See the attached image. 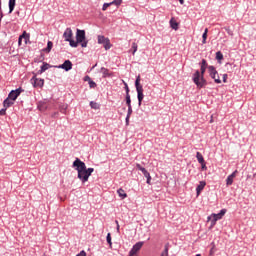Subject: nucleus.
Instances as JSON below:
<instances>
[{
	"label": "nucleus",
	"mask_w": 256,
	"mask_h": 256,
	"mask_svg": "<svg viewBox=\"0 0 256 256\" xmlns=\"http://www.w3.org/2000/svg\"><path fill=\"white\" fill-rule=\"evenodd\" d=\"M73 167L77 170L78 179L81 180L82 183H87L89 177H91L92 173L95 171L94 168H87L85 162L81 161L79 158H76L73 162Z\"/></svg>",
	"instance_id": "obj_1"
},
{
	"label": "nucleus",
	"mask_w": 256,
	"mask_h": 256,
	"mask_svg": "<svg viewBox=\"0 0 256 256\" xmlns=\"http://www.w3.org/2000/svg\"><path fill=\"white\" fill-rule=\"evenodd\" d=\"M79 43L81 47H87V37L85 36V30L77 29L76 30V41H70V47H79Z\"/></svg>",
	"instance_id": "obj_2"
},
{
	"label": "nucleus",
	"mask_w": 256,
	"mask_h": 256,
	"mask_svg": "<svg viewBox=\"0 0 256 256\" xmlns=\"http://www.w3.org/2000/svg\"><path fill=\"white\" fill-rule=\"evenodd\" d=\"M193 83L197 86L198 89H203L207 85V80H205V75L201 74L199 70H196L192 77Z\"/></svg>",
	"instance_id": "obj_3"
},
{
	"label": "nucleus",
	"mask_w": 256,
	"mask_h": 256,
	"mask_svg": "<svg viewBox=\"0 0 256 256\" xmlns=\"http://www.w3.org/2000/svg\"><path fill=\"white\" fill-rule=\"evenodd\" d=\"M98 43L99 45H104V49L106 51H109V49L111 48V40L103 35L98 36Z\"/></svg>",
	"instance_id": "obj_4"
},
{
	"label": "nucleus",
	"mask_w": 256,
	"mask_h": 256,
	"mask_svg": "<svg viewBox=\"0 0 256 256\" xmlns=\"http://www.w3.org/2000/svg\"><path fill=\"white\" fill-rule=\"evenodd\" d=\"M208 72L212 79H214L215 83H221V79L219 78V73L214 68V66H208Z\"/></svg>",
	"instance_id": "obj_5"
},
{
	"label": "nucleus",
	"mask_w": 256,
	"mask_h": 256,
	"mask_svg": "<svg viewBox=\"0 0 256 256\" xmlns=\"http://www.w3.org/2000/svg\"><path fill=\"white\" fill-rule=\"evenodd\" d=\"M137 169H139V171H142L144 177H146V183L148 185H151V174L149 173V171H147V169L143 168V166H141V164H136Z\"/></svg>",
	"instance_id": "obj_6"
},
{
	"label": "nucleus",
	"mask_w": 256,
	"mask_h": 256,
	"mask_svg": "<svg viewBox=\"0 0 256 256\" xmlns=\"http://www.w3.org/2000/svg\"><path fill=\"white\" fill-rule=\"evenodd\" d=\"M22 92H23V89H21V88H18L16 90H12L9 93L8 98L15 102L17 100V97H19V95H21Z\"/></svg>",
	"instance_id": "obj_7"
},
{
	"label": "nucleus",
	"mask_w": 256,
	"mask_h": 256,
	"mask_svg": "<svg viewBox=\"0 0 256 256\" xmlns=\"http://www.w3.org/2000/svg\"><path fill=\"white\" fill-rule=\"evenodd\" d=\"M143 247V242L136 243L132 249L129 252V256H135L139 251H141V248Z\"/></svg>",
	"instance_id": "obj_8"
},
{
	"label": "nucleus",
	"mask_w": 256,
	"mask_h": 256,
	"mask_svg": "<svg viewBox=\"0 0 256 256\" xmlns=\"http://www.w3.org/2000/svg\"><path fill=\"white\" fill-rule=\"evenodd\" d=\"M63 37H64L65 41L70 43V45H71V41H75V40H73V30H71V28H67L64 31Z\"/></svg>",
	"instance_id": "obj_9"
},
{
	"label": "nucleus",
	"mask_w": 256,
	"mask_h": 256,
	"mask_svg": "<svg viewBox=\"0 0 256 256\" xmlns=\"http://www.w3.org/2000/svg\"><path fill=\"white\" fill-rule=\"evenodd\" d=\"M30 81H31L33 87H35V88H37V87L41 88V87H43V85H45V80L39 79L35 76L32 77Z\"/></svg>",
	"instance_id": "obj_10"
},
{
	"label": "nucleus",
	"mask_w": 256,
	"mask_h": 256,
	"mask_svg": "<svg viewBox=\"0 0 256 256\" xmlns=\"http://www.w3.org/2000/svg\"><path fill=\"white\" fill-rule=\"evenodd\" d=\"M58 69H64V71H71L73 69V63L70 60H66L62 65L58 66Z\"/></svg>",
	"instance_id": "obj_11"
},
{
	"label": "nucleus",
	"mask_w": 256,
	"mask_h": 256,
	"mask_svg": "<svg viewBox=\"0 0 256 256\" xmlns=\"http://www.w3.org/2000/svg\"><path fill=\"white\" fill-rule=\"evenodd\" d=\"M225 213H227V210L222 209V210L220 211V213H218V214H212L211 216H209V217H208V221H209L210 219H216V221H219V219H222V218H223V216L225 215Z\"/></svg>",
	"instance_id": "obj_12"
},
{
	"label": "nucleus",
	"mask_w": 256,
	"mask_h": 256,
	"mask_svg": "<svg viewBox=\"0 0 256 256\" xmlns=\"http://www.w3.org/2000/svg\"><path fill=\"white\" fill-rule=\"evenodd\" d=\"M207 185V182L205 181H200L199 185L196 188V195L199 197L201 195V191L205 189V186Z\"/></svg>",
	"instance_id": "obj_13"
},
{
	"label": "nucleus",
	"mask_w": 256,
	"mask_h": 256,
	"mask_svg": "<svg viewBox=\"0 0 256 256\" xmlns=\"http://www.w3.org/2000/svg\"><path fill=\"white\" fill-rule=\"evenodd\" d=\"M237 177V171H234L231 175H229L226 179V185L229 187L230 185H233V181Z\"/></svg>",
	"instance_id": "obj_14"
},
{
	"label": "nucleus",
	"mask_w": 256,
	"mask_h": 256,
	"mask_svg": "<svg viewBox=\"0 0 256 256\" xmlns=\"http://www.w3.org/2000/svg\"><path fill=\"white\" fill-rule=\"evenodd\" d=\"M207 60L202 59L201 65H200V74L205 75V71H207Z\"/></svg>",
	"instance_id": "obj_15"
},
{
	"label": "nucleus",
	"mask_w": 256,
	"mask_h": 256,
	"mask_svg": "<svg viewBox=\"0 0 256 256\" xmlns=\"http://www.w3.org/2000/svg\"><path fill=\"white\" fill-rule=\"evenodd\" d=\"M136 91H143V86L141 85V76H138L135 81Z\"/></svg>",
	"instance_id": "obj_16"
},
{
	"label": "nucleus",
	"mask_w": 256,
	"mask_h": 256,
	"mask_svg": "<svg viewBox=\"0 0 256 256\" xmlns=\"http://www.w3.org/2000/svg\"><path fill=\"white\" fill-rule=\"evenodd\" d=\"M67 109H69V105L65 103L59 105V111L63 113V115H67Z\"/></svg>",
	"instance_id": "obj_17"
},
{
	"label": "nucleus",
	"mask_w": 256,
	"mask_h": 256,
	"mask_svg": "<svg viewBox=\"0 0 256 256\" xmlns=\"http://www.w3.org/2000/svg\"><path fill=\"white\" fill-rule=\"evenodd\" d=\"M15 102L13 100H11V98H6L3 102V105L5 107V109H9V107H11V105H13Z\"/></svg>",
	"instance_id": "obj_18"
},
{
	"label": "nucleus",
	"mask_w": 256,
	"mask_h": 256,
	"mask_svg": "<svg viewBox=\"0 0 256 256\" xmlns=\"http://www.w3.org/2000/svg\"><path fill=\"white\" fill-rule=\"evenodd\" d=\"M37 107H38L39 111H47V102L40 101V102H38Z\"/></svg>",
	"instance_id": "obj_19"
},
{
	"label": "nucleus",
	"mask_w": 256,
	"mask_h": 256,
	"mask_svg": "<svg viewBox=\"0 0 256 256\" xmlns=\"http://www.w3.org/2000/svg\"><path fill=\"white\" fill-rule=\"evenodd\" d=\"M101 73L103 74V77H113V72H109V69L107 68H101Z\"/></svg>",
	"instance_id": "obj_20"
},
{
	"label": "nucleus",
	"mask_w": 256,
	"mask_h": 256,
	"mask_svg": "<svg viewBox=\"0 0 256 256\" xmlns=\"http://www.w3.org/2000/svg\"><path fill=\"white\" fill-rule=\"evenodd\" d=\"M137 95H138V105L139 107H141V103H143V98L145 97L143 95V90H138Z\"/></svg>",
	"instance_id": "obj_21"
},
{
	"label": "nucleus",
	"mask_w": 256,
	"mask_h": 256,
	"mask_svg": "<svg viewBox=\"0 0 256 256\" xmlns=\"http://www.w3.org/2000/svg\"><path fill=\"white\" fill-rule=\"evenodd\" d=\"M171 28L174 29V31H177L179 29V23L175 21L173 18L170 20Z\"/></svg>",
	"instance_id": "obj_22"
},
{
	"label": "nucleus",
	"mask_w": 256,
	"mask_h": 256,
	"mask_svg": "<svg viewBox=\"0 0 256 256\" xmlns=\"http://www.w3.org/2000/svg\"><path fill=\"white\" fill-rule=\"evenodd\" d=\"M117 193H118L119 197H121V199H126L127 193L125 192V190H123V188H119L117 190Z\"/></svg>",
	"instance_id": "obj_23"
},
{
	"label": "nucleus",
	"mask_w": 256,
	"mask_h": 256,
	"mask_svg": "<svg viewBox=\"0 0 256 256\" xmlns=\"http://www.w3.org/2000/svg\"><path fill=\"white\" fill-rule=\"evenodd\" d=\"M196 159L198 161V163H205V158H203V154H201L200 152L196 153Z\"/></svg>",
	"instance_id": "obj_24"
},
{
	"label": "nucleus",
	"mask_w": 256,
	"mask_h": 256,
	"mask_svg": "<svg viewBox=\"0 0 256 256\" xmlns=\"http://www.w3.org/2000/svg\"><path fill=\"white\" fill-rule=\"evenodd\" d=\"M15 1L16 0H9V13H13L15 9Z\"/></svg>",
	"instance_id": "obj_25"
},
{
	"label": "nucleus",
	"mask_w": 256,
	"mask_h": 256,
	"mask_svg": "<svg viewBox=\"0 0 256 256\" xmlns=\"http://www.w3.org/2000/svg\"><path fill=\"white\" fill-rule=\"evenodd\" d=\"M207 33H209V29L206 28L204 33H203V35H202V38H203L202 43H203V45H205V43H207Z\"/></svg>",
	"instance_id": "obj_26"
},
{
	"label": "nucleus",
	"mask_w": 256,
	"mask_h": 256,
	"mask_svg": "<svg viewBox=\"0 0 256 256\" xmlns=\"http://www.w3.org/2000/svg\"><path fill=\"white\" fill-rule=\"evenodd\" d=\"M106 241L109 244V247L111 249V247H113V242H111V233H108L106 236Z\"/></svg>",
	"instance_id": "obj_27"
},
{
	"label": "nucleus",
	"mask_w": 256,
	"mask_h": 256,
	"mask_svg": "<svg viewBox=\"0 0 256 256\" xmlns=\"http://www.w3.org/2000/svg\"><path fill=\"white\" fill-rule=\"evenodd\" d=\"M51 49H53V42L48 41L47 48L45 49V51H47V53H50Z\"/></svg>",
	"instance_id": "obj_28"
},
{
	"label": "nucleus",
	"mask_w": 256,
	"mask_h": 256,
	"mask_svg": "<svg viewBox=\"0 0 256 256\" xmlns=\"http://www.w3.org/2000/svg\"><path fill=\"white\" fill-rule=\"evenodd\" d=\"M217 61H223V53L221 51L216 52Z\"/></svg>",
	"instance_id": "obj_29"
},
{
	"label": "nucleus",
	"mask_w": 256,
	"mask_h": 256,
	"mask_svg": "<svg viewBox=\"0 0 256 256\" xmlns=\"http://www.w3.org/2000/svg\"><path fill=\"white\" fill-rule=\"evenodd\" d=\"M126 105L127 107H131V95H126Z\"/></svg>",
	"instance_id": "obj_30"
},
{
	"label": "nucleus",
	"mask_w": 256,
	"mask_h": 256,
	"mask_svg": "<svg viewBox=\"0 0 256 256\" xmlns=\"http://www.w3.org/2000/svg\"><path fill=\"white\" fill-rule=\"evenodd\" d=\"M122 0H114L112 2H110V6L111 5H116V7H119V5H121Z\"/></svg>",
	"instance_id": "obj_31"
},
{
	"label": "nucleus",
	"mask_w": 256,
	"mask_h": 256,
	"mask_svg": "<svg viewBox=\"0 0 256 256\" xmlns=\"http://www.w3.org/2000/svg\"><path fill=\"white\" fill-rule=\"evenodd\" d=\"M137 49H138V46H137V43H132V55H135V53H137Z\"/></svg>",
	"instance_id": "obj_32"
},
{
	"label": "nucleus",
	"mask_w": 256,
	"mask_h": 256,
	"mask_svg": "<svg viewBox=\"0 0 256 256\" xmlns=\"http://www.w3.org/2000/svg\"><path fill=\"white\" fill-rule=\"evenodd\" d=\"M89 85L91 87V89H95V87H97V83H95L93 80H91V78H89Z\"/></svg>",
	"instance_id": "obj_33"
},
{
	"label": "nucleus",
	"mask_w": 256,
	"mask_h": 256,
	"mask_svg": "<svg viewBox=\"0 0 256 256\" xmlns=\"http://www.w3.org/2000/svg\"><path fill=\"white\" fill-rule=\"evenodd\" d=\"M210 255L211 256L215 255V242L211 243Z\"/></svg>",
	"instance_id": "obj_34"
},
{
	"label": "nucleus",
	"mask_w": 256,
	"mask_h": 256,
	"mask_svg": "<svg viewBox=\"0 0 256 256\" xmlns=\"http://www.w3.org/2000/svg\"><path fill=\"white\" fill-rule=\"evenodd\" d=\"M47 69H49V64H44L41 66L40 72L45 73V71H47Z\"/></svg>",
	"instance_id": "obj_35"
},
{
	"label": "nucleus",
	"mask_w": 256,
	"mask_h": 256,
	"mask_svg": "<svg viewBox=\"0 0 256 256\" xmlns=\"http://www.w3.org/2000/svg\"><path fill=\"white\" fill-rule=\"evenodd\" d=\"M90 107L91 109H99V105L97 104V102L93 101L90 102Z\"/></svg>",
	"instance_id": "obj_36"
},
{
	"label": "nucleus",
	"mask_w": 256,
	"mask_h": 256,
	"mask_svg": "<svg viewBox=\"0 0 256 256\" xmlns=\"http://www.w3.org/2000/svg\"><path fill=\"white\" fill-rule=\"evenodd\" d=\"M161 256H169V247L165 246V249L161 253Z\"/></svg>",
	"instance_id": "obj_37"
},
{
	"label": "nucleus",
	"mask_w": 256,
	"mask_h": 256,
	"mask_svg": "<svg viewBox=\"0 0 256 256\" xmlns=\"http://www.w3.org/2000/svg\"><path fill=\"white\" fill-rule=\"evenodd\" d=\"M131 115H133V106H128V113L127 116L131 117Z\"/></svg>",
	"instance_id": "obj_38"
},
{
	"label": "nucleus",
	"mask_w": 256,
	"mask_h": 256,
	"mask_svg": "<svg viewBox=\"0 0 256 256\" xmlns=\"http://www.w3.org/2000/svg\"><path fill=\"white\" fill-rule=\"evenodd\" d=\"M108 7H111V3H104L102 7V11H107Z\"/></svg>",
	"instance_id": "obj_39"
},
{
	"label": "nucleus",
	"mask_w": 256,
	"mask_h": 256,
	"mask_svg": "<svg viewBox=\"0 0 256 256\" xmlns=\"http://www.w3.org/2000/svg\"><path fill=\"white\" fill-rule=\"evenodd\" d=\"M124 83V87L126 89V95H129V85H127V83L125 81H123Z\"/></svg>",
	"instance_id": "obj_40"
},
{
	"label": "nucleus",
	"mask_w": 256,
	"mask_h": 256,
	"mask_svg": "<svg viewBox=\"0 0 256 256\" xmlns=\"http://www.w3.org/2000/svg\"><path fill=\"white\" fill-rule=\"evenodd\" d=\"M210 221H211V227H215V225L217 224V219L211 218Z\"/></svg>",
	"instance_id": "obj_41"
},
{
	"label": "nucleus",
	"mask_w": 256,
	"mask_h": 256,
	"mask_svg": "<svg viewBox=\"0 0 256 256\" xmlns=\"http://www.w3.org/2000/svg\"><path fill=\"white\" fill-rule=\"evenodd\" d=\"M200 165L204 171H207V164L205 162L200 163Z\"/></svg>",
	"instance_id": "obj_42"
},
{
	"label": "nucleus",
	"mask_w": 256,
	"mask_h": 256,
	"mask_svg": "<svg viewBox=\"0 0 256 256\" xmlns=\"http://www.w3.org/2000/svg\"><path fill=\"white\" fill-rule=\"evenodd\" d=\"M76 256H87V253L85 252V250H82L79 254H77Z\"/></svg>",
	"instance_id": "obj_43"
},
{
	"label": "nucleus",
	"mask_w": 256,
	"mask_h": 256,
	"mask_svg": "<svg viewBox=\"0 0 256 256\" xmlns=\"http://www.w3.org/2000/svg\"><path fill=\"white\" fill-rule=\"evenodd\" d=\"M25 33H26V32H24L23 35H21V36L19 37V40H18L19 45H21V41H22L23 37H25Z\"/></svg>",
	"instance_id": "obj_44"
},
{
	"label": "nucleus",
	"mask_w": 256,
	"mask_h": 256,
	"mask_svg": "<svg viewBox=\"0 0 256 256\" xmlns=\"http://www.w3.org/2000/svg\"><path fill=\"white\" fill-rule=\"evenodd\" d=\"M6 111H7V108L4 107L3 109L0 110V115H5Z\"/></svg>",
	"instance_id": "obj_45"
},
{
	"label": "nucleus",
	"mask_w": 256,
	"mask_h": 256,
	"mask_svg": "<svg viewBox=\"0 0 256 256\" xmlns=\"http://www.w3.org/2000/svg\"><path fill=\"white\" fill-rule=\"evenodd\" d=\"M227 77H228L227 74H224V75H223V82H224V83H227Z\"/></svg>",
	"instance_id": "obj_46"
},
{
	"label": "nucleus",
	"mask_w": 256,
	"mask_h": 256,
	"mask_svg": "<svg viewBox=\"0 0 256 256\" xmlns=\"http://www.w3.org/2000/svg\"><path fill=\"white\" fill-rule=\"evenodd\" d=\"M129 119H131V117L126 116V125H129Z\"/></svg>",
	"instance_id": "obj_47"
},
{
	"label": "nucleus",
	"mask_w": 256,
	"mask_h": 256,
	"mask_svg": "<svg viewBox=\"0 0 256 256\" xmlns=\"http://www.w3.org/2000/svg\"><path fill=\"white\" fill-rule=\"evenodd\" d=\"M180 5H183L185 3V0H179Z\"/></svg>",
	"instance_id": "obj_48"
},
{
	"label": "nucleus",
	"mask_w": 256,
	"mask_h": 256,
	"mask_svg": "<svg viewBox=\"0 0 256 256\" xmlns=\"http://www.w3.org/2000/svg\"><path fill=\"white\" fill-rule=\"evenodd\" d=\"M57 115H59V112H55L52 117H57Z\"/></svg>",
	"instance_id": "obj_49"
},
{
	"label": "nucleus",
	"mask_w": 256,
	"mask_h": 256,
	"mask_svg": "<svg viewBox=\"0 0 256 256\" xmlns=\"http://www.w3.org/2000/svg\"><path fill=\"white\" fill-rule=\"evenodd\" d=\"M115 223H116L117 226L119 225V221L116 220Z\"/></svg>",
	"instance_id": "obj_50"
},
{
	"label": "nucleus",
	"mask_w": 256,
	"mask_h": 256,
	"mask_svg": "<svg viewBox=\"0 0 256 256\" xmlns=\"http://www.w3.org/2000/svg\"><path fill=\"white\" fill-rule=\"evenodd\" d=\"M119 227H120V226L118 225V226H117V231H119Z\"/></svg>",
	"instance_id": "obj_51"
},
{
	"label": "nucleus",
	"mask_w": 256,
	"mask_h": 256,
	"mask_svg": "<svg viewBox=\"0 0 256 256\" xmlns=\"http://www.w3.org/2000/svg\"><path fill=\"white\" fill-rule=\"evenodd\" d=\"M196 256H201V254H196Z\"/></svg>",
	"instance_id": "obj_52"
}]
</instances>
